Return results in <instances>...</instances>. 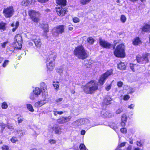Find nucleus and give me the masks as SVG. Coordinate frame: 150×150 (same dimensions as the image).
<instances>
[{
  "mask_svg": "<svg viewBox=\"0 0 150 150\" xmlns=\"http://www.w3.org/2000/svg\"><path fill=\"white\" fill-rule=\"evenodd\" d=\"M142 30L145 32L149 31V25H146L144 26L142 28Z\"/></svg>",
  "mask_w": 150,
  "mask_h": 150,
  "instance_id": "nucleus-30",
  "label": "nucleus"
},
{
  "mask_svg": "<svg viewBox=\"0 0 150 150\" xmlns=\"http://www.w3.org/2000/svg\"><path fill=\"white\" fill-rule=\"evenodd\" d=\"M134 106V105L133 104H131L130 105H129L128 106V108L130 109H132L133 107Z\"/></svg>",
  "mask_w": 150,
  "mask_h": 150,
  "instance_id": "nucleus-63",
  "label": "nucleus"
},
{
  "mask_svg": "<svg viewBox=\"0 0 150 150\" xmlns=\"http://www.w3.org/2000/svg\"><path fill=\"white\" fill-rule=\"evenodd\" d=\"M37 95H35L34 93H31L30 96V98L31 100H34L36 98L38 97Z\"/></svg>",
  "mask_w": 150,
  "mask_h": 150,
  "instance_id": "nucleus-34",
  "label": "nucleus"
},
{
  "mask_svg": "<svg viewBox=\"0 0 150 150\" xmlns=\"http://www.w3.org/2000/svg\"><path fill=\"white\" fill-rule=\"evenodd\" d=\"M150 54L146 53L143 54L142 56L139 55L137 56L136 57V59L138 62L141 64H145L149 61L148 57Z\"/></svg>",
  "mask_w": 150,
  "mask_h": 150,
  "instance_id": "nucleus-6",
  "label": "nucleus"
},
{
  "mask_svg": "<svg viewBox=\"0 0 150 150\" xmlns=\"http://www.w3.org/2000/svg\"><path fill=\"white\" fill-rule=\"evenodd\" d=\"M120 19L122 22L123 23H124L126 21V18L125 16L124 15H122L121 16Z\"/></svg>",
  "mask_w": 150,
  "mask_h": 150,
  "instance_id": "nucleus-36",
  "label": "nucleus"
},
{
  "mask_svg": "<svg viewBox=\"0 0 150 150\" xmlns=\"http://www.w3.org/2000/svg\"><path fill=\"white\" fill-rule=\"evenodd\" d=\"M46 103L45 100H41L35 103V106L36 107H39L41 106Z\"/></svg>",
  "mask_w": 150,
  "mask_h": 150,
  "instance_id": "nucleus-19",
  "label": "nucleus"
},
{
  "mask_svg": "<svg viewBox=\"0 0 150 150\" xmlns=\"http://www.w3.org/2000/svg\"><path fill=\"white\" fill-rule=\"evenodd\" d=\"M30 3V0H23L21 2V4L23 6H26Z\"/></svg>",
  "mask_w": 150,
  "mask_h": 150,
  "instance_id": "nucleus-24",
  "label": "nucleus"
},
{
  "mask_svg": "<svg viewBox=\"0 0 150 150\" xmlns=\"http://www.w3.org/2000/svg\"><path fill=\"white\" fill-rule=\"evenodd\" d=\"M71 117L69 116L68 117H61L57 120V122L59 124H62L67 122L71 119Z\"/></svg>",
  "mask_w": 150,
  "mask_h": 150,
  "instance_id": "nucleus-13",
  "label": "nucleus"
},
{
  "mask_svg": "<svg viewBox=\"0 0 150 150\" xmlns=\"http://www.w3.org/2000/svg\"><path fill=\"white\" fill-rule=\"evenodd\" d=\"M123 111V109L122 108L118 109L116 111V114H119Z\"/></svg>",
  "mask_w": 150,
  "mask_h": 150,
  "instance_id": "nucleus-45",
  "label": "nucleus"
},
{
  "mask_svg": "<svg viewBox=\"0 0 150 150\" xmlns=\"http://www.w3.org/2000/svg\"><path fill=\"white\" fill-rule=\"evenodd\" d=\"M2 148L4 150H8V147L7 146L3 147H2Z\"/></svg>",
  "mask_w": 150,
  "mask_h": 150,
  "instance_id": "nucleus-61",
  "label": "nucleus"
},
{
  "mask_svg": "<svg viewBox=\"0 0 150 150\" xmlns=\"http://www.w3.org/2000/svg\"><path fill=\"white\" fill-rule=\"evenodd\" d=\"M6 125L4 124V123L2 122L0 123V126L1 127V130L2 132L4 129L5 127L6 126Z\"/></svg>",
  "mask_w": 150,
  "mask_h": 150,
  "instance_id": "nucleus-35",
  "label": "nucleus"
},
{
  "mask_svg": "<svg viewBox=\"0 0 150 150\" xmlns=\"http://www.w3.org/2000/svg\"><path fill=\"white\" fill-rule=\"evenodd\" d=\"M130 67L133 71H134L135 70L134 69V65L133 64H130Z\"/></svg>",
  "mask_w": 150,
  "mask_h": 150,
  "instance_id": "nucleus-56",
  "label": "nucleus"
},
{
  "mask_svg": "<svg viewBox=\"0 0 150 150\" xmlns=\"http://www.w3.org/2000/svg\"><path fill=\"white\" fill-rule=\"evenodd\" d=\"M1 106L3 109H6L8 107V105L6 102H4L2 103Z\"/></svg>",
  "mask_w": 150,
  "mask_h": 150,
  "instance_id": "nucleus-40",
  "label": "nucleus"
},
{
  "mask_svg": "<svg viewBox=\"0 0 150 150\" xmlns=\"http://www.w3.org/2000/svg\"><path fill=\"white\" fill-rule=\"evenodd\" d=\"M113 71L112 69L107 70L101 76L99 81L101 85H103L104 84L109 76L113 74Z\"/></svg>",
  "mask_w": 150,
  "mask_h": 150,
  "instance_id": "nucleus-7",
  "label": "nucleus"
},
{
  "mask_svg": "<svg viewBox=\"0 0 150 150\" xmlns=\"http://www.w3.org/2000/svg\"><path fill=\"white\" fill-rule=\"evenodd\" d=\"M137 144L138 146H142V144L141 143V141H137Z\"/></svg>",
  "mask_w": 150,
  "mask_h": 150,
  "instance_id": "nucleus-58",
  "label": "nucleus"
},
{
  "mask_svg": "<svg viewBox=\"0 0 150 150\" xmlns=\"http://www.w3.org/2000/svg\"><path fill=\"white\" fill-rule=\"evenodd\" d=\"M112 85L110 84V85L107 86L105 88V89L107 91H109L111 88Z\"/></svg>",
  "mask_w": 150,
  "mask_h": 150,
  "instance_id": "nucleus-52",
  "label": "nucleus"
},
{
  "mask_svg": "<svg viewBox=\"0 0 150 150\" xmlns=\"http://www.w3.org/2000/svg\"><path fill=\"white\" fill-rule=\"evenodd\" d=\"M117 67L120 70H124L125 69L126 66L124 63L121 62L118 64L117 65Z\"/></svg>",
  "mask_w": 150,
  "mask_h": 150,
  "instance_id": "nucleus-22",
  "label": "nucleus"
},
{
  "mask_svg": "<svg viewBox=\"0 0 150 150\" xmlns=\"http://www.w3.org/2000/svg\"><path fill=\"white\" fill-rule=\"evenodd\" d=\"M63 67H61L57 69V71L59 74H62L63 71Z\"/></svg>",
  "mask_w": 150,
  "mask_h": 150,
  "instance_id": "nucleus-42",
  "label": "nucleus"
},
{
  "mask_svg": "<svg viewBox=\"0 0 150 150\" xmlns=\"http://www.w3.org/2000/svg\"><path fill=\"white\" fill-rule=\"evenodd\" d=\"M27 109L31 112H33L34 110L32 105L30 104H27L26 105Z\"/></svg>",
  "mask_w": 150,
  "mask_h": 150,
  "instance_id": "nucleus-29",
  "label": "nucleus"
},
{
  "mask_svg": "<svg viewBox=\"0 0 150 150\" xmlns=\"http://www.w3.org/2000/svg\"><path fill=\"white\" fill-rule=\"evenodd\" d=\"M127 120V117L125 114H123L121 117L122 122L121 123L122 126H124L125 125L126 122Z\"/></svg>",
  "mask_w": 150,
  "mask_h": 150,
  "instance_id": "nucleus-17",
  "label": "nucleus"
},
{
  "mask_svg": "<svg viewBox=\"0 0 150 150\" xmlns=\"http://www.w3.org/2000/svg\"><path fill=\"white\" fill-rule=\"evenodd\" d=\"M121 132L123 133H125L127 132V129L126 128H123L120 129Z\"/></svg>",
  "mask_w": 150,
  "mask_h": 150,
  "instance_id": "nucleus-50",
  "label": "nucleus"
},
{
  "mask_svg": "<svg viewBox=\"0 0 150 150\" xmlns=\"http://www.w3.org/2000/svg\"><path fill=\"white\" fill-rule=\"evenodd\" d=\"M9 62V61L8 60H5L3 64V67H5L6 66V65L8 64V63Z\"/></svg>",
  "mask_w": 150,
  "mask_h": 150,
  "instance_id": "nucleus-49",
  "label": "nucleus"
},
{
  "mask_svg": "<svg viewBox=\"0 0 150 150\" xmlns=\"http://www.w3.org/2000/svg\"><path fill=\"white\" fill-rule=\"evenodd\" d=\"M73 124V125L76 126H78L80 125L78 120L74 122Z\"/></svg>",
  "mask_w": 150,
  "mask_h": 150,
  "instance_id": "nucleus-39",
  "label": "nucleus"
},
{
  "mask_svg": "<svg viewBox=\"0 0 150 150\" xmlns=\"http://www.w3.org/2000/svg\"><path fill=\"white\" fill-rule=\"evenodd\" d=\"M41 91L39 88L37 87L33 90V92L35 95L38 96L40 94Z\"/></svg>",
  "mask_w": 150,
  "mask_h": 150,
  "instance_id": "nucleus-25",
  "label": "nucleus"
},
{
  "mask_svg": "<svg viewBox=\"0 0 150 150\" xmlns=\"http://www.w3.org/2000/svg\"><path fill=\"white\" fill-rule=\"evenodd\" d=\"M85 133V131L84 130H83L81 131V134L82 135H84Z\"/></svg>",
  "mask_w": 150,
  "mask_h": 150,
  "instance_id": "nucleus-62",
  "label": "nucleus"
},
{
  "mask_svg": "<svg viewBox=\"0 0 150 150\" xmlns=\"http://www.w3.org/2000/svg\"><path fill=\"white\" fill-rule=\"evenodd\" d=\"M40 28L44 30V32H47L48 31V25L47 24L40 23Z\"/></svg>",
  "mask_w": 150,
  "mask_h": 150,
  "instance_id": "nucleus-20",
  "label": "nucleus"
},
{
  "mask_svg": "<svg viewBox=\"0 0 150 150\" xmlns=\"http://www.w3.org/2000/svg\"><path fill=\"white\" fill-rule=\"evenodd\" d=\"M112 100V98L110 96H107L104 98V102L106 105H108L111 103V102Z\"/></svg>",
  "mask_w": 150,
  "mask_h": 150,
  "instance_id": "nucleus-18",
  "label": "nucleus"
},
{
  "mask_svg": "<svg viewBox=\"0 0 150 150\" xmlns=\"http://www.w3.org/2000/svg\"><path fill=\"white\" fill-rule=\"evenodd\" d=\"M49 142L51 144H54L56 143V141L53 139H50L49 140Z\"/></svg>",
  "mask_w": 150,
  "mask_h": 150,
  "instance_id": "nucleus-47",
  "label": "nucleus"
},
{
  "mask_svg": "<svg viewBox=\"0 0 150 150\" xmlns=\"http://www.w3.org/2000/svg\"><path fill=\"white\" fill-rule=\"evenodd\" d=\"M17 133L19 136L22 135L23 134L22 130L21 129H18L17 131Z\"/></svg>",
  "mask_w": 150,
  "mask_h": 150,
  "instance_id": "nucleus-48",
  "label": "nucleus"
},
{
  "mask_svg": "<svg viewBox=\"0 0 150 150\" xmlns=\"http://www.w3.org/2000/svg\"><path fill=\"white\" fill-rule=\"evenodd\" d=\"M63 100V98H58L55 100V101L58 104H60V102Z\"/></svg>",
  "mask_w": 150,
  "mask_h": 150,
  "instance_id": "nucleus-46",
  "label": "nucleus"
},
{
  "mask_svg": "<svg viewBox=\"0 0 150 150\" xmlns=\"http://www.w3.org/2000/svg\"><path fill=\"white\" fill-rule=\"evenodd\" d=\"M98 84L95 80H92L81 86L84 92L87 94H92L98 89Z\"/></svg>",
  "mask_w": 150,
  "mask_h": 150,
  "instance_id": "nucleus-1",
  "label": "nucleus"
},
{
  "mask_svg": "<svg viewBox=\"0 0 150 150\" xmlns=\"http://www.w3.org/2000/svg\"><path fill=\"white\" fill-rule=\"evenodd\" d=\"M99 43L101 47L109 49L112 46L111 44L107 41L103 40L101 38H99Z\"/></svg>",
  "mask_w": 150,
  "mask_h": 150,
  "instance_id": "nucleus-11",
  "label": "nucleus"
},
{
  "mask_svg": "<svg viewBox=\"0 0 150 150\" xmlns=\"http://www.w3.org/2000/svg\"><path fill=\"white\" fill-rule=\"evenodd\" d=\"M141 43V41L140 40L139 38L138 37L134 38L133 42V45H137Z\"/></svg>",
  "mask_w": 150,
  "mask_h": 150,
  "instance_id": "nucleus-23",
  "label": "nucleus"
},
{
  "mask_svg": "<svg viewBox=\"0 0 150 150\" xmlns=\"http://www.w3.org/2000/svg\"><path fill=\"white\" fill-rule=\"evenodd\" d=\"M65 26L64 25H59L53 28L52 34L55 37L58 36L59 34H62L64 32Z\"/></svg>",
  "mask_w": 150,
  "mask_h": 150,
  "instance_id": "nucleus-5",
  "label": "nucleus"
},
{
  "mask_svg": "<svg viewBox=\"0 0 150 150\" xmlns=\"http://www.w3.org/2000/svg\"><path fill=\"white\" fill-rule=\"evenodd\" d=\"M130 98V96L129 95H125L124 97V100H128Z\"/></svg>",
  "mask_w": 150,
  "mask_h": 150,
  "instance_id": "nucleus-54",
  "label": "nucleus"
},
{
  "mask_svg": "<svg viewBox=\"0 0 150 150\" xmlns=\"http://www.w3.org/2000/svg\"><path fill=\"white\" fill-rule=\"evenodd\" d=\"M28 14L31 19L34 22H37L38 21L39 18L40 16L39 13L31 10L29 11Z\"/></svg>",
  "mask_w": 150,
  "mask_h": 150,
  "instance_id": "nucleus-8",
  "label": "nucleus"
},
{
  "mask_svg": "<svg viewBox=\"0 0 150 150\" xmlns=\"http://www.w3.org/2000/svg\"><path fill=\"white\" fill-rule=\"evenodd\" d=\"M14 11L13 7L10 6L6 8H4L3 13L6 17L10 18L12 16Z\"/></svg>",
  "mask_w": 150,
  "mask_h": 150,
  "instance_id": "nucleus-10",
  "label": "nucleus"
},
{
  "mask_svg": "<svg viewBox=\"0 0 150 150\" xmlns=\"http://www.w3.org/2000/svg\"><path fill=\"white\" fill-rule=\"evenodd\" d=\"M7 43H8L7 42H4L3 43H1V45L2 47L3 48H5L6 47V44H7Z\"/></svg>",
  "mask_w": 150,
  "mask_h": 150,
  "instance_id": "nucleus-53",
  "label": "nucleus"
},
{
  "mask_svg": "<svg viewBox=\"0 0 150 150\" xmlns=\"http://www.w3.org/2000/svg\"><path fill=\"white\" fill-rule=\"evenodd\" d=\"M56 1L57 4L63 7L66 5V0H56Z\"/></svg>",
  "mask_w": 150,
  "mask_h": 150,
  "instance_id": "nucleus-21",
  "label": "nucleus"
},
{
  "mask_svg": "<svg viewBox=\"0 0 150 150\" xmlns=\"http://www.w3.org/2000/svg\"><path fill=\"white\" fill-rule=\"evenodd\" d=\"M54 130L55 133L58 134H60L62 133L61 129L59 126L55 125L54 127L52 128Z\"/></svg>",
  "mask_w": 150,
  "mask_h": 150,
  "instance_id": "nucleus-16",
  "label": "nucleus"
},
{
  "mask_svg": "<svg viewBox=\"0 0 150 150\" xmlns=\"http://www.w3.org/2000/svg\"><path fill=\"white\" fill-rule=\"evenodd\" d=\"M19 25V22L18 21H17L16 23L15 27L13 28L12 29V31L13 32L15 31L16 29L18 28V27Z\"/></svg>",
  "mask_w": 150,
  "mask_h": 150,
  "instance_id": "nucleus-41",
  "label": "nucleus"
},
{
  "mask_svg": "<svg viewBox=\"0 0 150 150\" xmlns=\"http://www.w3.org/2000/svg\"><path fill=\"white\" fill-rule=\"evenodd\" d=\"M63 6L59 7L56 8V11L58 15L59 16H63L67 12L66 8H63Z\"/></svg>",
  "mask_w": 150,
  "mask_h": 150,
  "instance_id": "nucleus-12",
  "label": "nucleus"
},
{
  "mask_svg": "<svg viewBox=\"0 0 150 150\" xmlns=\"http://www.w3.org/2000/svg\"><path fill=\"white\" fill-rule=\"evenodd\" d=\"M6 126L8 129H11L13 128L12 127V126L11 125L9 124H8L6 125Z\"/></svg>",
  "mask_w": 150,
  "mask_h": 150,
  "instance_id": "nucleus-57",
  "label": "nucleus"
},
{
  "mask_svg": "<svg viewBox=\"0 0 150 150\" xmlns=\"http://www.w3.org/2000/svg\"><path fill=\"white\" fill-rule=\"evenodd\" d=\"M125 142H123L120 144V146L121 147L124 146L125 145Z\"/></svg>",
  "mask_w": 150,
  "mask_h": 150,
  "instance_id": "nucleus-64",
  "label": "nucleus"
},
{
  "mask_svg": "<svg viewBox=\"0 0 150 150\" xmlns=\"http://www.w3.org/2000/svg\"><path fill=\"white\" fill-rule=\"evenodd\" d=\"M15 39L19 45V47H17V48L20 49L22 47V39L21 36L19 34L17 35L15 37Z\"/></svg>",
  "mask_w": 150,
  "mask_h": 150,
  "instance_id": "nucleus-15",
  "label": "nucleus"
},
{
  "mask_svg": "<svg viewBox=\"0 0 150 150\" xmlns=\"http://www.w3.org/2000/svg\"><path fill=\"white\" fill-rule=\"evenodd\" d=\"M56 57V54L53 53L50 54L46 61V64L48 69L51 71L53 69L55 65V60Z\"/></svg>",
  "mask_w": 150,
  "mask_h": 150,
  "instance_id": "nucleus-3",
  "label": "nucleus"
},
{
  "mask_svg": "<svg viewBox=\"0 0 150 150\" xmlns=\"http://www.w3.org/2000/svg\"><path fill=\"white\" fill-rule=\"evenodd\" d=\"M41 89H42V92L43 91L44 92H45V90H46V86L44 83H41L40 84Z\"/></svg>",
  "mask_w": 150,
  "mask_h": 150,
  "instance_id": "nucleus-27",
  "label": "nucleus"
},
{
  "mask_svg": "<svg viewBox=\"0 0 150 150\" xmlns=\"http://www.w3.org/2000/svg\"><path fill=\"white\" fill-rule=\"evenodd\" d=\"M79 121V122L80 125L84 124L86 122L88 121V120L87 119H78Z\"/></svg>",
  "mask_w": 150,
  "mask_h": 150,
  "instance_id": "nucleus-28",
  "label": "nucleus"
},
{
  "mask_svg": "<svg viewBox=\"0 0 150 150\" xmlns=\"http://www.w3.org/2000/svg\"><path fill=\"white\" fill-rule=\"evenodd\" d=\"M79 149L81 150H86V147L83 144H81L79 146Z\"/></svg>",
  "mask_w": 150,
  "mask_h": 150,
  "instance_id": "nucleus-38",
  "label": "nucleus"
},
{
  "mask_svg": "<svg viewBox=\"0 0 150 150\" xmlns=\"http://www.w3.org/2000/svg\"><path fill=\"white\" fill-rule=\"evenodd\" d=\"M11 141L12 142L15 143L16 141H17V138L15 137H13L11 139Z\"/></svg>",
  "mask_w": 150,
  "mask_h": 150,
  "instance_id": "nucleus-55",
  "label": "nucleus"
},
{
  "mask_svg": "<svg viewBox=\"0 0 150 150\" xmlns=\"http://www.w3.org/2000/svg\"><path fill=\"white\" fill-rule=\"evenodd\" d=\"M74 53L79 59H84L88 57V53L82 46H79L76 47L74 50Z\"/></svg>",
  "mask_w": 150,
  "mask_h": 150,
  "instance_id": "nucleus-2",
  "label": "nucleus"
},
{
  "mask_svg": "<svg viewBox=\"0 0 150 150\" xmlns=\"http://www.w3.org/2000/svg\"><path fill=\"white\" fill-rule=\"evenodd\" d=\"M73 21L74 23H77L79 22V19L77 17H75L73 19Z\"/></svg>",
  "mask_w": 150,
  "mask_h": 150,
  "instance_id": "nucleus-51",
  "label": "nucleus"
},
{
  "mask_svg": "<svg viewBox=\"0 0 150 150\" xmlns=\"http://www.w3.org/2000/svg\"><path fill=\"white\" fill-rule=\"evenodd\" d=\"M110 127L115 130H116V129L117 128L116 125L115 123H112L110 125Z\"/></svg>",
  "mask_w": 150,
  "mask_h": 150,
  "instance_id": "nucleus-37",
  "label": "nucleus"
},
{
  "mask_svg": "<svg viewBox=\"0 0 150 150\" xmlns=\"http://www.w3.org/2000/svg\"><path fill=\"white\" fill-rule=\"evenodd\" d=\"M38 1L42 3H45L47 1L49 0H38Z\"/></svg>",
  "mask_w": 150,
  "mask_h": 150,
  "instance_id": "nucleus-59",
  "label": "nucleus"
},
{
  "mask_svg": "<svg viewBox=\"0 0 150 150\" xmlns=\"http://www.w3.org/2000/svg\"><path fill=\"white\" fill-rule=\"evenodd\" d=\"M91 0H81V4L83 5H85L89 3Z\"/></svg>",
  "mask_w": 150,
  "mask_h": 150,
  "instance_id": "nucleus-31",
  "label": "nucleus"
},
{
  "mask_svg": "<svg viewBox=\"0 0 150 150\" xmlns=\"http://www.w3.org/2000/svg\"><path fill=\"white\" fill-rule=\"evenodd\" d=\"M29 38L34 42L36 47L40 48L42 45V42L39 36L34 35L30 34L29 35Z\"/></svg>",
  "mask_w": 150,
  "mask_h": 150,
  "instance_id": "nucleus-9",
  "label": "nucleus"
},
{
  "mask_svg": "<svg viewBox=\"0 0 150 150\" xmlns=\"http://www.w3.org/2000/svg\"><path fill=\"white\" fill-rule=\"evenodd\" d=\"M23 121V119L20 118H18V122L19 123H21Z\"/></svg>",
  "mask_w": 150,
  "mask_h": 150,
  "instance_id": "nucleus-60",
  "label": "nucleus"
},
{
  "mask_svg": "<svg viewBox=\"0 0 150 150\" xmlns=\"http://www.w3.org/2000/svg\"><path fill=\"white\" fill-rule=\"evenodd\" d=\"M101 116L104 118H110L113 116V115L105 110H103L101 113Z\"/></svg>",
  "mask_w": 150,
  "mask_h": 150,
  "instance_id": "nucleus-14",
  "label": "nucleus"
},
{
  "mask_svg": "<svg viewBox=\"0 0 150 150\" xmlns=\"http://www.w3.org/2000/svg\"><path fill=\"white\" fill-rule=\"evenodd\" d=\"M5 29L4 24L3 23H0V29L4 30Z\"/></svg>",
  "mask_w": 150,
  "mask_h": 150,
  "instance_id": "nucleus-43",
  "label": "nucleus"
},
{
  "mask_svg": "<svg viewBox=\"0 0 150 150\" xmlns=\"http://www.w3.org/2000/svg\"><path fill=\"white\" fill-rule=\"evenodd\" d=\"M53 114L55 116H57V114L61 115L64 113L62 111H57L54 110L53 111Z\"/></svg>",
  "mask_w": 150,
  "mask_h": 150,
  "instance_id": "nucleus-33",
  "label": "nucleus"
},
{
  "mask_svg": "<svg viewBox=\"0 0 150 150\" xmlns=\"http://www.w3.org/2000/svg\"><path fill=\"white\" fill-rule=\"evenodd\" d=\"M53 85L55 89H57L59 87V83L58 82H53Z\"/></svg>",
  "mask_w": 150,
  "mask_h": 150,
  "instance_id": "nucleus-32",
  "label": "nucleus"
},
{
  "mask_svg": "<svg viewBox=\"0 0 150 150\" xmlns=\"http://www.w3.org/2000/svg\"><path fill=\"white\" fill-rule=\"evenodd\" d=\"M114 55L117 57H124L125 56V46L123 44L117 45L114 52Z\"/></svg>",
  "mask_w": 150,
  "mask_h": 150,
  "instance_id": "nucleus-4",
  "label": "nucleus"
},
{
  "mask_svg": "<svg viewBox=\"0 0 150 150\" xmlns=\"http://www.w3.org/2000/svg\"><path fill=\"white\" fill-rule=\"evenodd\" d=\"M123 85V83L122 82L119 81L117 82V85L119 88L121 87Z\"/></svg>",
  "mask_w": 150,
  "mask_h": 150,
  "instance_id": "nucleus-44",
  "label": "nucleus"
},
{
  "mask_svg": "<svg viewBox=\"0 0 150 150\" xmlns=\"http://www.w3.org/2000/svg\"><path fill=\"white\" fill-rule=\"evenodd\" d=\"M87 41L88 43L91 45L93 44L95 41L94 39L91 37L88 38Z\"/></svg>",
  "mask_w": 150,
  "mask_h": 150,
  "instance_id": "nucleus-26",
  "label": "nucleus"
}]
</instances>
